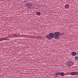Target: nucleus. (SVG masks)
Returning a JSON list of instances; mask_svg holds the SVG:
<instances>
[{"label": "nucleus", "instance_id": "1", "mask_svg": "<svg viewBox=\"0 0 78 78\" xmlns=\"http://www.w3.org/2000/svg\"><path fill=\"white\" fill-rule=\"evenodd\" d=\"M54 37H55V34L53 33H50L49 35L47 36V39L50 40L52 39V38H53Z\"/></svg>", "mask_w": 78, "mask_h": 78}, {"label": "nucleus", "instance_id": "10", "mask_svg": "<svg viewBox=\"0 0 78 78\" xmlns=\"http://www.w3.org/2000/svg\"><path fill=\"white\" fill-rule=\"evenodd\" d=\"M74 59H75V60H77L78 61V57L76 56L74 58Z\"/></svg>", "mask_w": 78, "mask_h": 78}, {"label": "nucleus", "instance_id": "14", "mask_svg": "<svg viewBox=\"0 0 78 78\" xmlns=\"http://www.w3.org/2000/svg\"><path fill=\"white\" fill-rule=\"evenodd\" d=\"M0 42H1V40H0Z\"/></svg>", "mask_w": 78, "mask_h": 78}, {"label": "nucleus", "instance_id": "7", "mask_svg": "<svg viewBox=\"0 0 78 78\" xmlns=\"http://www.w3.org/2000/svg\"><path fill=\"white\" fill-rule=\"evenodd\" d=\"M72 55L73 56H76V52H73L72 53Z\"/></svg>", "mask_w": 78, "mask_h": 78}, {"label": "nucleus", "instance_id": "13", "mask_svg": "<svg viewBox=\"0 0 78 78\" xmlns=\"http://www.w3.org/2000/svg\"><path fill=\"white\" fill-rule=\"evenodd\" d=\"M24 3H25V2H26V1H24Z\"/></svg>", "mask_w": 78, "mask_h": 78}, {"label": "nucleus", "instance_id": "5", "mask_svg": "<svg viewBox=\"0 0 78 78\" xmlns=\"http://www.w3.org/2000/svg\"><path fill=\"white\" fill-rule=\"evenodd\" d=\"M78 73L77 72H72L70 73V75H78Z\"/></svg>", "mask_w": 78, "mask_h": 78}, {"label": "nucleus", "instance_id": "12", "mask_svg": "<svg viewBox=\"0 0 78 78\" xmlns=\"http://www.w3.org/2000/svg\"><path fill=\"white\" fill-rule=\"evenodd\" d=\"M5 41H9V39H8V38L6 39V38H5L4 39Z\"/></svg>", "mask_w": 78, "mask_h": 78}, {"label": "nucleus", "instance_id": "3", "mask_svg": "<svg viewBox=\"0 0 78 78\" xmlns=\"http://www.w3.org/2000/svg\"><path fill=\"white\" fill-rule=\"evenodd\" d=\"M74 64V63L73 62H72L71 61H68L66 62V65L68 66H72Z\"/></svg>", "mask_w": 78, "mask_h": 78}, {"label": "nucleus", "instance_id": "8", "mask_svg": "<svg viewBox=\"0 0 78 78\" xmlns=\"http://www.w3.org/2000/svg\"><path fill=\"white\" fill-rule=\"evenodd\" d=\"M36 14L37 16H40V15H41V14L40 12H37Z\"/></svg>", "mask_w": 78, "mask_h": 78}, {"label": "nucleus", "instance_id": "4", "mask_svg": "<svg viewBox=\"0 0 78 78\" xmlns=\"http://www.w3.org/2000/svg\"><path fill=\"white\" fill-rule=\"evenodd\" d=\"M65 74L64 72H62V73H58L57 72V73H56L55 75V76H56L57 75H61V76H64Z\"/></svg>", "mask_w": 78, "mask_h": 78}, {"label": "nucleus", "instance_id": "6", "mask_svg": "<svg viewBox=\"0 0 78 78\" xmlns=\"http://www.w3.org/2000/svg\"><path fill=\"white\" fill-rule=\"evenodd\" d=\"M26 7H27V8H31L32 5H31V4L30 3H27L26 4Z\"/></svg>", "mask_w": 78, "mask_h": 78}, {"label": "nucleus", "instance_id": "9", "mask_svg": "<svg viewBox=\"0 0 78 78\" xmlns=\"http://www.w3.org/2000/svg\"><path fill=\"white\" fill-rule=\"evenodd\" d=\"M65 7L66 8V9H68V8H69V5L67 4L65 6Z\"/></svg>", "mask_w": 78, "mask_h": 78}, {"label": "nucleus", "instance_id": "2", "mask_svg": "<svg viewBox=\"0 0 78 78\" xmlns=\"http://www.w3.org/2000/svg\"><path fill=\"white\" fill-rule=\"evenodd\" d=\"M60 34H61V33H60L59 32H55L54 38L55 39H58L59 37V36L60 35Z\"/></svg>", "mask_w": 78, "mask_h": 78}, {"label": "nucleus", "instance_id": "15", "mask_svg": "<svg viewBox=\"0 0 78 78\" xmlns=\"http://www.w3.org/2000/svg\"><path fill=\"white\" fill-rule=\"evenodd\" d=\"M77 55H78V52L77 53Z\"/></svg>", "mask_w": 78, "mask_h": 78}, {"label": "nucleus", "instance_id": "11", "mask_svg": "<svg viewBox=\"0 0 78 78\" xmlns=\"http://www.w3.org/2000/svg\"><path fill=\"white\" fill-rule=\"evenodd\" d=\"M0 39L1 40V42H2V41H5L4 38H3Z\"/></svg>", "mask_w": 78, "mask_h": 78}]
</instances>
